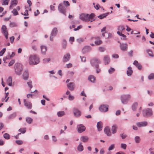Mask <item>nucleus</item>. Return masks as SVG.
<instances>
[{
    "label": "nucleus",
    "instance_id": "1",
    "mask_svg": "<svg viewBox=\"0 0 154 154\" xmlns=\"http://www.w3.org/2000/svg\"><path fill=\"white\" fill-rule=\"evenodd\" d=\"M29 61L31 65H37L39 63L40 60L37 55H31L29 56Z\"/></svg>",
    "mask_w": 154,
    "mask_h": 154
},
{
    "label": "nucleus",
    "instance_id": "2",
    "mask_svg": "<svg viewBox=\"0 0 154 154\" xmlns=\"http://www.w3.org/2000/svg\"><path fill=\"white\" fill-rule=\"evenodd\" d=\"M14 68L16 73L18 75H20L23 69L22 65L20 63H16L14 66Z\"/></svg>",
    "mask_w": 154,
    "mask_h": 154
},
{
    "label": "nucleus",
    "instance_id": "3",
    "mask_svg": "<svg viewBox=\"0 0 154 154\" xmlns=\"http://www.w3.org/2000/svg\"><path fill=\"white\" fill-rule=\"evenodd\" d=\"M143 115L144 117H147L152 115V109L147 108L144 109L142 111Z\"/></svg>",
    "mask_w": 154,
    "mask_h": 154
},
{
    "label": "nucleus",
    "instance_id": "4",
    "mask_svg": "<svg viewBox=\"0 0 154 154\" xmlns=\"http://www.w3.org/2000/svg\"><path fill=\"white\" fill-rule=\"evenodd\" d=\"M131 98L129 94H125L122 95L121 97V100L122 103L123 104H126Z\"/></svg>",
    "mask_w": 154,
    "mask_h": 154
},
{
    "label": "nucleus",
    "instance_id": "5",
    "mask_svg": "<svg viewBox=\"0 0 154 154\" xmlns=\"http://www.w3.org/2000/svg\"><path fill=\"white\" fill-rule=\"evenodd\" d=\"M58 10L60 13L63 14L65 16H66V13L67 9V7L65 6H64L63 3H61L58 5Z\"/></svg>",
    "mask_w": 154,
    "mask_h": 154
},
{
    "label": "nucleus",
    "instance_id": "6",
    "mask_svg": "<svg viewBox=\"0 0 154 154\" xmlns=\"http://www.w3.org/2000/svg\"><path fill=\"white\" fill-rule=\"evenodd\" d=\"M100 63V60L97 58H94L91 60V65L94 66L96 68L99 67V64Z\"/></svg>",
    "mask_w": 154,
    "mask_h": 154
},
{
    "label": "nucleus",
    "instance_id": "7",
    "mask_svg": "<svg viewBox=\"0 0 154 154\" xmlns=\"http://www.w3.org/2000/svg\"><path fill=\"white\" fill-rule=\"evenodd\" d=\"M1 32L5 36V38L7 39L8 38V33L6 26L5 25H3L2 26Z\"/></svg>",
    "mask_w": 154,
    "mask_h": 154
},
{
    "label": "nucleus",
    "instance_id": "8",
    "mask_svg": "<svg viewBox=\"0 0 154 154\" xmlns=\"http://www.w3.org/2000/svg\"><path fill=\"white\" fill-rule=\"evenodd\" d=\"M58 30L57 28H54L51 31L50 37V40L52 41L53 40L54 37L57 34Z\"/></svg>",
    "mask_w": 154,
    "mask_h": 154
},
{
    "label": "nucleus",
    "instance_id": "9",
    "mask_svg": "<svg viewBox=\"0 0 154 154\" xmlns=\"http://www.w3.org/2000/svg\"><path fill=\"white\" fill-rule=\"evenodd\" d=\"M88 18V14L82 13L80 14L79 18L83 21L85 22L90 21Z\"/></svg>",
    "mask_w": 154,
    "mask_h": 154
},
{
    "label": "nucleus",
    "instance_id": "10",
    "mask_svg": "<svg viewBox=\"0 0 154 154\" xmlns=\"http://www.w3.org/2000/svg\"><path fill=\"white\" fill-rule=\"evenodd\" d=\"M77 129L79 133H81L85 131L86 128L83 125L80 124L77 125Z\"/></svg>",
    "mask_w": 154,
    "mask_h": 154
},
{
    "label": "nucleus",
    "instance_id": "11",
    "mask_svg": "<svg viewBox=\"0 0 154 154\" xmlns=\"http://www.w3.org/2000/svg\"><path fill=\"white\" fill-rule=\"evenodd\" d=\"M99 110L101 112H106L108 110V106L105 105H101L99 108Z\"/></svg>",
    "mask_w": 154,
    "mask_h": 154
},
{
    "label": "nucleus",
    "instance_id": "12",
    "mask_svg": "<svg viewBox=\"0 0 154 154\" xmlns=\"http://www.w3.org/2000/svg\"><path fill=\"white\" fill-rule=\"evenodd\" d=\"M119 47L120 49L122 51H126L128 49V45L126 43H120Z\"/></svg>",
    "mask_w": 154,
    "mask_h": 154
},
{
    "label": "nucleus",
    "instance_id": "13",
    "mask_svg": "<svg viewBox=\"0 0 154 154\" xmlns=\"http://www.w3.org/2000/svg\"><path fill=\"white\" fill-rule=\"evenodd\" d=\"M24 106L29 109H31L32 107V105L31 102L29 101H27L26 99L23 100Z\"/></svg>",
    "mask_w": 154,
    "mask_h": 154
},
{
    "label": "nucleus",
    "instance_id": "14",
    "mask_svg": "<svg viewBox=\"0 0 154 154\" xmlns=\"http://www.w3.org/2000/svg\"><path fill=\"white\" fill-rule=\"evenodd\" d=\"M74 116L76 117L79 116L81 115V112L78 109L74 108L73 109Z\"/></svg>",
    "mask_w": 154,
    "mask_h": 154
},
{
    "label": "nucleus",
    "instance_id": "15",
    "mask_svg": "<svg viewBox=\"0 0 154 154\" xmlns=\"http://www.w3.org/2000/svg\"><path fill=\"white\" fill-rule=\"evenodd\" d=\"M70 58V55L69 53L65 54L63 58V62H66L69 61Z\"/></svg>",
    "mask_w": 154,
    "mask_h": 154
},
{
    "label": "nucleus",
    "instance_id": "16",
    "mask_svg": "<svg viewBox=\"0 0 154 154\" xmlns=\"http://www.w3.org/2000/svg\"><path fill=\"white\" fill-rule=\"evenodd\" d=\"M147 122L146 121L137 122L136 123V125L139 128L145 127L147 125Z\"/></svg>",
    "mask_w": 154,
    "mask_h": 154
},
{
    "label": "nucleus",
    "instance_id": "17",
    "mask_svg": "<svg viewBox=\"0 0 154 154\" xmlns=\"http://www.w3.org/2000/svg\"><path fill=\"white\" fill-rule=\"evenodd\" d=\"M91 50V48L89 46H85L82 49V52L83 54L89 52Z\"/></svg>",
    "mask_w": 154,
    "mask_h": 154
},
{
    "label": "nucleus",
    "instance_id": "18",
    "mask_svg": "<svg viewBox=\"0 0 154 154\" xmlns=\"http://www.w3.org/2000/svg\"><path fill=\"white\" fill-rule=\"evenodd\" d=\"M17 0H12L11 2V5L9 6V9H12L17 4Z\"/></svg>",
    "mask_w": 154,
    "mask_h": 154
},
{
    "label": "nucleus",
    "instance_id": "19",
    "mask_svg": "<svg viewBox=\"0 0 154 154\" xmlns=\"http://www.w3.org/2000/svg\"><path fill=\"white\" fill-rule=\"evenodd\" d=\"M103 61L105 64H108L110 62L109 57L108 55L105 56L103 58Z\"/></svg>",
    "mask_w": 154,
    "mask_h": 154
},
{
    "label": "nucleus",
    "instance_id": "20",
    "mask_svg": "<svg viewBox=\"0 0 154 154\" xmlns=\"http://www.w3.org/2000/svg\"><path fill=\"white\" fill-rule=\"evenodd\" d=\"M23 79L24 80H27L29 78V73L27 70H26L24 71L23 73Z\"/></svg>",
    "mask_w": 154,
    "mask_h": 154
},
{
    "label": "nucleus",
    "instance_id": "21",
    "mask_svg": "<svg viewBox=\"0 0 154 154\" xmlns=\"http://www.w3.org/2000/svg\"><path fill=\"white\" fill-rule=\"evenodd\" d=\"M104 132L107 136H111V132L110 130V129L108 127H106L104 129Z\"/></svg>",
    "mask_w": 154,
    "mask_h": 154
},
{
    "label": "nucleus",
    "instance_id": "22",
    "mask_svg": "<svg viewBox=\"0 0 154 154\" xmlns=\"http://www.w3.org/2000/svg\"><path fill=\"white\" fill-rule=\"evenodd\" d=\"M102 122H97V127L98 131H101L103 128Z\"/></svg>",
    "mask_w": 154,
    "mask_h": 154
},
{
    "label": "nucleus",
    "instance_id": "23",
    "mask_svg": "<svg viewBox=\"0 0 154 154\" xmlns=\"http://www.w3.org/2000/svg\"><path fill=\"white\" fill-rule=\"evenodd\" d=\"M74 84L73 82H70L67 85V87L71 91H73L74 89Z\"/></svg>",
    "mask_w": 154,
    "mask_h": 154
},
{
    "label": "nucleus",
    "instance_id": "24",
    "mask_svg": "<svg viewBox=\"0 0 154 154\" xmlns=\"http://www.w3.org/2000/svg\"><path fill=\"white\" fill-rule=\"evenodd\" d=\"M88 80L92 83H95L96 79L95 76L93 75H89L88 78Z\"/></svg>",
    "mask_w": 154,
    "mask_h": 154
},
{
    "label": "nucleus",
    "instance_id": "25",
    "mask_svg": "<svg viewBox=\"0 0 154 154\" xmlns=\"http://www.w3.org/2000/svg\"><path fill=\"white\" fill-rule=\"evenodd\" d=\"M133 71L131 67L129 66L128 68V70L127 71V74L128 76H131L132 74Z\"/></svg>",
    "mask_w": 154,
    "mask_h": 154
},
{
    "label": "nucleus",
    "instance_id": "26",
    "mask_svg": "<svg viewBox=\"0 0 154 154\" xmlns=\"http://www.w3.org/2000/svg\"><path fill=\"white\" fill-rule=\"evenodd\" d=\"M16 112H14L12 114H10L7 118V120L9 121L13 119L16 116Z\"/></svg>",
    "mask_w": 154,
    "mask_h": 154
},
{
    "label": "nucleus",
    "instance_id": "27",
    "mask_svg": "<svg viewBox=\"0 0 154 154\" xmlns=\"http://www.w3.org/2000/svg\"><path fill=\"white\" fill-rule=\"evenodd\" d=\"M117 130V126L116 125H113L112 127L111 131L113 134L116 133Z\"/></svg>",
    "mask_w": 154,
    "mask_h": 154
},
{
    "label": "nucleus",
    "instance_id": "28",
    "mask_svg": "<svg viewBox=\"0 0 154 154\" xmlns=\"http://www.w3.org/2000/svg\"><path fill=\"white\" fill-rule=\"evenodd\" d=\"M133 63V64L135 65L140 70L141 69V65L140 63H139L137 61L135 60L134 62Z\"/></svg>",
    "mask_w": 154,
    "mask_h": 154
},
{
    "label": "nucleus",
    "instance_id": "29",
    "mask_svg": "<svg viewBox=\"0 0 154 154\" xmlns=\"http://www.w3.org/2000/svg\"><path fill=\"white\" fill-rule=\"evenodd\" d=\"M88 139V137L86 136H82L80 138V140L83 142H87Z\"/></svg>",
    "mask_w": 154,
    "mask_h": 154
},
{
    "label": "nucleus",
    "instance_id": "30",
    "mask_svg": "<svg viewBox=\"0 0 154 154\" xmlns=\"http://www.w3.org/2000/svg\"><path fill=\"white\" fill-rule=\"evenodd\" d=\"M109 14V13H107L105 14H102L98 16L97 17L100 19H103L106 17Z\"/></svg>",
    "mask_w": 154,
    "mask_h": 154
},
{
    "label": "nucleus",
    "instance_id": "31",
    "mask_svg": "<svg viewBox=\"0 0 154 154\" xmlns=\"http://www.w3.org/2000/svg\"><path fill=\"white\" fill-rule=\"evenodd\" d=\"M41 49L42 53L43 54H45L47 51V48L45 46L42 45L41 46Z\"/></svg>",
    "mask_w": 154,
    "mask_h": 154
},
{
    "label": "nucleus",
    "instance_id": "32",
    "mask_svg": "<svg viewBox=\"0 0 154 154\" xmlns=\"http://www.w3.org/2000/svg\"><path fill=\"white\" fill-rule=\"evenodd\" d=\"M7 83L9 86L12 85V78L11 77H9L7 80Z\"/></svg>",
    "mask_w": 154,
    "mask_h": 154
},
{
    "label": "nucleus",
    "instance_id": "33",
    "mask_svg": "<svg viewBox=\"0 0 154 154\" xmlns=\"http://www.w3.org/2000/svg\"><path fill=\"white\" fill-rule=\"evenodd\" d=\"M57 114L58 117H61L65 115V113L63 111H59L57 112Z\"/></svg>",
    "mask_w": 154,
    "mask_h": 154
},
{
    "label": "nucleus",
    "instance_id": "34",
    "mask_svg": "<svg viewBox=\"0 0 154 154\" xmlns=\"http://www.w3.org/2000/svg\"><path fill=\"white\" fill-rule=\"evenodd\" d=\"M83 149V146L81 144V143H80L77 147V150L79 151L82 152Z\"/></svg>",
    "mask_w": 154,
    "mask_h": 154
},
{
    "label": "nucleus",
    "instance_id": "35",
    "mask_svg": "<svg viewBox=\"0 0 154 154\" xmlns=\"http://www.w3.org/2000/svg\"><path fill=\"white\" fill-rule=\"evenodd\" d=\"M26 121L28 123L30 124L32 122L33 119L32 118L28 117L26 118Z\"/></svg>",
    "mask_w": 154,
    "mask_h": 154
},
{
    "label": "nucleus",
    "instance_id": "36",
    "mask_svg": "<svg viewBox=\"0 0 154 154\" xmlns=\"http://www.w3.org/2000/svg\"><path fill=\"white\" fill-rule=\"evenodd\" d=\"M137 105L138 103H137L135 102L131 106L132 110L134 111H135L137 109Z\"/></svg>",
    "mask_w": 154,
    "mask_h": 154
},
{
    "label": "nucleus",
    "instance_id": "37",
    "mask_svg": "<svg viewBox=\"0 0 154 154\" xmlns=\"http://www.w3.org/2000/svg\"><path fill=\"white\" fill-rule=\"evenodd\" d=\"M141 140L140 138V137L137 136L134 137V140L136 143H139L140 142Z\"/></svg>",
    "mask_w": 154,
    "mask_h": 154
},
{
    "label": "nucleus",
    "instance_id": "38",
    "mask_svg": "<svg viewBox=\"0 0 154 154\" xmlns=\"http://www.w3.org/2000/svg\"><path fill=\"white\" fill-rule=\"evenodd\" d=\"M118 29L119 31L122 32L124 30H125V28L123 26L121 25L118 27Z\"/></svg>",
    "mask_w": 154,
    "mask_h": 154
},
{
    "label": "nucleus",
    "instance_id": "39",
    "mask_svg": "<svg viewBox=\"0 0 154 154\" xmlns=\"http://www.w3.org/2000/svg\"><path fill=\"white\" fill-rule=\"evenodd\" d=\"M148 79L149 80H152L154 79V73H151L148 76Z\"/></svg>",
    "mask_w": 154,
    "mask_h": 154
},
{
    "label": "nucleus",
    "instance_id": "40",
    "mask_svg": "<svg viewBox=\"0 0 154 154\" xmlns=\"http://www.w3.org/2000/svg\"><path fill=\"white\" fill-rule=\"evenodd\" d=\"M51 60L50 58H45L43 59V62L44 63H48Z\"/></svg>",
    "mask_w": 154,
    "mask_h": 154
},
{
    "label": "nucleus",
    "instance_id": "41",
    "mask_svg": "<svg viewBox=\"0 0 154 154\" xmlns=\"http://www.w3.org/2000/svg\"><path fill=\"white\" fill-rule=\"evenodd\" d=\"M3 137L5 139L7 140L9 139L10 137V135L7 133L4 134Z\"/></svg>",
    "mask_w": 154,
    "mask_h": 154
},
{
    "label": "nucleus",
    "instance_id": "42",
    "mask_svg": "<svg viewBox=\"0 0 154 154\" xmlns=\"http://www.w3.org/2000/svg\"><path fill=\"white\" fill-rule=\"evenodd\" d=\"M95 16V14L94 13H91L90 15L88 14V18L89 19V20H90V19L93 18Z\"/></svg>",
    "mask_w": 154,
    "mask_h": 154
},
{
    "label": "nucleus",
    "instance_id": "43",
    "mask_svg": "<svg viewBox=\"0 0 154 154\" xmlns=\"http://www.w3.org/2000/svg\"><path fill=\"white\" fill-rule=\"evenodd\" d=\"M12 13L13 14L14 16L17 15L18 14V12L17 11V10L15 8L13 10V11H12Z\"/></svg>",
    "mask_w": 154,
    "mask_h": 154
},
{
    "label": "nucleus",
    "instance_id": "44",
    "mask_svg": "<svg viewBox=\"0 0 154 154\" xmlns=\"http://www.w3.org/2000/svg\"><path fill=\"white\" fill-rule=\"evenodd\" d=\"M66 46V42L65 40H63V43L62 44V47L64 49H65Z\"/></svg>",
    "mask_w": 154,
    "mask_h": 154
},
{
    "label": "nucleus",
    "instance_id": "45",
    "mask_svg": "<svg viewBox=\"0 0 154 154\" xmlns=\"http://www.w3.org/2000/svg\"><path fill=\"white\" fill-rule=\"evenodd\" d=\"M9 1V0H3L2 5H8Z\"/></svg>",
    "mask_w": 154,
    "mask_h": 154
},
{
    "label": "nucleus",
    "instance_id": "46",
    "mask_svg": "<svg viewBox=\"0 0 154 154\" xmlns=\"http://www.w3.org/2000/svg\"><path fill=\"white\" fill-rule=\"evenodd\" d=\"M115 145L112 144L109 146V148L108 149V150L109 151L112 150L114 148Z\"/></svg>",
    "mask_w": 154,
    "mask_h": 154
},
{
    "label": "nucleus",
    "instance_id": "47",
    "mask_svg": "<svg viewBox=\"0 0 154 154\" xmlns=\"http://www.w3.org/2000/svg\"><path fill=\"white\" fill-rule=\"evenodd\" d=\"M6 50V49L5 48H4L0 51V56H2L3 55V54L5 52Z\"/></svg>",
    "mask_w": 154,
    "mask_h": 154
},
{
    "label": "nucleus",
    "instance_id": "48",
    "mask_svg": "<svg viewBox=\"0 0 154 154\" xmlns=\"http://www.w3.org/2000/svg\"><path fill=\"white\" fill-rule=\"evenodd\" d=\"M8 94H9L8 92L7 93H5V98H6V99H5V102H7V101L8 100V99L9 98V97H8Z\"/></svg>",
    "mask_w": 154,
    "mask_h": 154
},
{
    "label": "nucleus",
    "instance_id": "49",
    "mask_svg": "<svg viewBox=\"0 0 154 154\" xmlns=\"http://www.w3.org/2000/svg\"><path fill=\"white\" fill-rule=\"evenodd\" d=\"M63 4V5H64L66 7L70 5L69 2L67 1H64Z\"/></svg>",
    "mask_w": 154,
    "mask_h": 154
},
{
    "label": "nucleus",
    "instance_id": "50",
    "mask_svg": "<svg viewBox=\"0 0 154 154\" xmlns=\"http://www.w3.org/2000/svg\"><path fill=\"white\" fill-rule=\"evenodd\" d=\"M115 69L114 68L111 67L108 70V72L110 74L112 73L115 71Z\"/></svg>",
    "mask_w": 154,
    "mask_h": 154
},
{
    "label": "nucleus",
    "instance_id": "51",
    "mask_svg": "<svg viewBox=\"0 0 154 154\" xmlns=\"http://www.w3.org/2000/svg\"><path fill=\"white\" fill-rule=\"evenodd\" d=\"M147 51L148 54L151 57H153V53H152V52L151 50H147Z\"/></svg>",
    "mask_w": 154,
    "mask_h": 154
},
{
    "label": "nucleus",
    "instance_id": "52",
    "mask_svg": "<svg viewBox=\"0 0 154 154\" xmlns=\"http://www.w3.org/2000/svg\"><path fill=\"white\" fill-rule=\"evenodd\" d=\"M126 147L127 145L123 143L121 144V148L124 149H125L126 148Z\"/></svg>",
    "mask_w": 154,
    "mask_h": 154
},
{
    "label": "nucleus",
    "instance_id": "53",
    "mask_svg": "<svg viewBox=\"0 0 154 154\" xmlns=\"http://www.w3.org/2000/svg\"><path fill=\"white\" fill-rule=\"evenodd\" d=\"M9 26L11 27H14L17 26L16 24L14 22H11L9 24Z\"/></svg>",
    "mask_w": 154,
    "mask_h": 154
},
{
    "label": "nucleus",
    "instance_id": "54",
    "mask_svg": "<svg viewBox=\"0 0 154 154\" xmlns=\"http://www.w3.org/2000/svg\"><path fill=\"white\" fill-rule=\"evenodd\" d=\"M77 41L78 43H80L83 42L84 40L83 38H80L77 39Z\"/></svg>",
    "mask_w": 154,
    "mask_h": 154
},
{
    "label": "nucleus",
    "instance_id": "55",
    "mask_svg": "<svg viewBox=\"0 0 154 154\" xmlns=\"http://www.w3.org/2000/svg\"><path fill=\"white\" fill-rule=\"evenodd\" d=\"M74 98V96L71 95L70 94H69L68 96V99L70 100H73Z\"/></svg>",
    "mask_w": 154,
    "mask_h": 154
},
{
    "label": "nucleus",
    "instance_id": "56",
    "mask_svg": "<svg viewBox=\"0 0 154 154\" xmlns=\"http://www.w3.org/2000/svg\"><path fill=\"white\" fill-rule=\"evenodd\" d=\"M19 131L20 132L23 134L25 133L26 132L25 128H20L19 130Z\"/></svg>",
    "mask_w": 154,
    "mask_h": 154
},
{
    "label": "nucleus",
    "instance_id": "57",
    "mask_svg": "<svg viewBox=\"0 0 154 154\" xmlns=\"http://www.w3.org/2000/svg\"><path fill=\"white\" fill-rule=\"evenodd\" d=\"M16 142L18 145L22 144L23 143V141L21 140H16Z\"/></svg>",
    "mask_w": 154,
    "mask_h": 154
},
{
    "label": "nucleus",
    "instance_id": "58",
    "mask_svg": "<svg viewBox=\"0 0 154 154\" xmlns=\"http://www.w3.org/2000/svg\"><path fill=\"white\" fill-rule=\"evenodd\" d=\"M112 57L114 58L117 59L119 57V56L117 54H113L112 55Z\"/></svg>",
    "mask_w": 154,
    "mask_h": 154
},
{
    "label": "nucleus",
    "instance_id": "59",
    "mask_svg": "<svg viewBox=\"0 0 154 154\" xmlns=\"http://www.w3.org/2000/svg\"><path fill=\"white\" fill-rule=\"evenodd\" d=\"M15 61L14 60H12L9 63L8 66H12L14 63Z\"/></svg>",
    "mask_w": 154,
    "mask_h": 154
},
{
    "label": "nucleus",
    "instance_id": "60",
    "mask_svg": "<svg viewBox=\"0 0 154 154\" xmlns=\"http://www.w3.org/2000/svg\"><path fill=\"white\" fill-rule=\"evenodd\" d=\"M14 38H15L14 36H12L10 38V42L12 44L13 43Z\"/></svg>",
    "mask_w": 154,
    "mask_h": 154
},
{
    "label": "nucleus",
    "instance_id": "61",
    "mask_svg": "<svg viewBox=\"0 0 154 154\" xmlns=\"http://www.w3.org/2000/svg\"><path fill=\"white\" fill-rule=\"evenodd\" d=\"M21 14L24 16H28L29 15L28 11L27 10H26L24 14L23 13H21Z\"/></svg>",
    "mask_w": 154,
    "mask_h": 154
},
{
    "label": "nucleus",
    "instance_id": "62",
    "mask_svg": "<svg viewBox=\"0 0 154 154\" xmlns=\"http://www.w3.org/2000/svg\"><path fill=\"white\" fill-rule=\"evenodd\" d=\"M120 136L122 137V139H125L127 137V135L125 134H121Z\"/></svg>",
    "mask_w": 154,
    "mask_h": 154
},
{
    "label": "nucleus",
    "instance_id": "63",
    "mask_svg": "<svg viewBox=\"0 0 154 154\" xmlns=\"http://www.w3.org/2000/svg\"><path fill=\"white\" fill-rule=\"evenodd\" d=\"M80 57L81 58V61L82 62H85L86 61L85 57H82L80 56Z\"/></svg>",
    "mask_w": 154,
    "mask_h": 154
},
{
    "label": "nucleus",
    "instance_id": "64",
    "mask_svg": "<svg viewBox=\"0 0 154 154\" xmlns=\"http://www.w3.org/2000/svg\"><path fill=\"white\" fill-rule=\"evenodd\" d=\"M95 43L97 45H100L102 43V41L101 40L96 41Z\"/></svg>",
    "mask_w": 154,
    "mask_h": 154
}]
</instances>
